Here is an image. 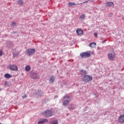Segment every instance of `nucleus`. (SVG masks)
I'll return each instance as SVG.
<instances>
[{
    "label": "nucleus",
    "mask_w": 124,
    "mask_h": 124,
    "mask_svg": "<svg viewBox=\"0 0 124 124\" xmlns=\"http://www.w3.org/2000/svg\"><path fill=\"white\" fill-rule=\"evenodd\" d=\"M27 97V95H26V94H25V95H24L22 96V98H23V99H24V98H26Z\"/></svg>",
    "instance_id": "obj_22"
},
{
    "label": "nucleus",
    "mask_w": 124,
    "mask_h": 124,
    "mask_svg": "<svg viewBox=\"0 0 124 124\" xmlns=\"http://www.w3.org/2000/svg\"><path fill=\"white\" fill-rule=\"evenodd\" d=\"M82 75H84L83 77V81L84 82H89L93 80V77H91V76H89L88 75H86V74H81Z\"/></svg>",
    "instance_id": "obj_1"
},
{
    "label": "nucleus",
    "mask_w": 124,
    "mask_h": 124,
    "mask_svg": "<svg viewBox=\"0 0 124 124\" xmlns=\"http://www.w3.org/2000/svg\"><path fill=\"white\" fill-rule=\"evenodd\" d=\"M13 56H14V57H16V54H13Z\"/></svg>",
    "instance_id": "obj_28"
},
{
    "label": "nucleus",
    "mask_w": 124,
    "mask_h": 124,
    "mask_svg": "<svg viewBox=\"0 0 124 124\" xmlns=\"http://www.w3.org/2000/svg\"><path fill=\"white\" fill-rule=\"evenodd\" d=\"M17 3L19 5L22 6L23 4V1H22V0H19L17 1Z\"/></svg>",
    "instance_id": "obj_18"
},
{
    "label": "nucleus",
    "mask_w": 124,
    "mask_h": 124,
    "mask_svg": "<svg viewBox=\"0 0 124 124\" xmlns=\"http://www.w3.org/2000/svg\"><path fill=\"white\" fill-rule=\"evenodd\" d=\"M77 32L78 35H82L83 34V31L81 29H78L77 30Z\"/></svg>",
    "instance_id": "obj_9"
},
{
    "label": "nucleus",
    "mask_w": 124,
    "mask_h": 124,
    "mask_svg": "<svg viewBox=\"0 0 124 124\" xmlns=\"http://www.w3.org/2000/svg\"><path fill=\"white\" fill-rule=\"evenodd\" d=\"M118 122L121 124L124 123V115H121L119 116Z\"/></svg>",
    "instance_id": "obj_8"
},
{
    "label": "nucleus",
    "mask_w": 124,
    "mask_h": 124,
    "mask_svg": "<svg viewBox=\"0 0 124 124\" xmlns=\"http://www.w3.org/2000/svg\"><path fill=\"white\" fill-rule=\"evenodd\" d=\"M31 77L33 79H37L39 78V76L38 74H33Z\"/></svg>",
    "instance_id": "obj_15"
},
{
    "label": "nucleus",
    "mask_w": 124,
    "mask_h": 124,
    "mask_svg": "<svg viewBox=\"0 0 124 124\" xmlns=\"http://www.w3.org/2000/svg\"><path fill=\"white\" fill-rule=\"evenodd\" d=\"M85 14H82L80 16V19H85Z\"/></svg>",
    "instance_id": "obj_19"
},
{
    "label": "nucleus",
    "mask_w": 124,
    "mask_h": 124,
    "mask_svg": "<svg viewBox=\"0 0 124 124\" xmlns=\"http://www.w3.org/2000/svg\"><path fill=\"white\" fill-rule=\"evenodd\" d=\"M42 114L46 118H48L52 116V112L50 110H47L44 112Z\"/></svg>",
    "instance_id": "obj_3"
},
{
    "label": "nucleus",
    "mask_w": 124,
    "mask_h": 124,
    "mask_svg": "<svg viewBox=\"0 0 124 124\" xmlns=\"http://www.w3.org/2000/svg\"><path fill=\"white\" fill-rule=\"evenodd\" d=\"M88 1H86L83 2V3L84 4V3H88Z\"/></svg>",
    "instance_id": "obj_26"
},
{
    "label": "nucleus",
    "mask_w": 124,
    "mask_h": 124,
    "mask_svg": "<svg viewBox=\"0 0 124 124\" xmlns=\"http://www.w3.org/2000/svg\"><path fill=\"white\" fill-rule=\"evenodd\" d=\"M0 124H1L0 123Z\"/></svg>",
    "instance_id": "obj_31"
},
{
    "label": "nucleus",
    "mask_w": 124,
    "mask_h": 124,
    "mask_svg": "<svg viewBox=\"0 0 124 124\" xmlns=\"http://www.w3.org/2000/svg\"><path fill=\"white\" fill-rule=\"evenodd\" d=\"M10 69L13 71H17L18 70V67L16 65H11L10 66Z\"/></svg>",
    "instance_id": "obj_7"
},
{
    "label": "nucleus",
    "mask_w": 124,
    "mask_h": 124,
    "mask_svg": "<svg viewBox=\"0 0 124 124\" xmlns=\"http://www.w3.org/2000/svg\"><path fill=\"white\" fill-rule=\"evenodd\" d=\"M108 57L109 60L114 61L116 59V53L115 52H109L108 54Z\"/></svg>",
    "instance_id": "obj_2"
},
{
    "label": "nucleus",
    "mask_w": 124,
    "mask_h": 124,
    "mask_svg": "<svg viewBox=\"0 0 124 124\" xmlns=\"http://www.w3.org/2000/svg\"><path fill=\"white\" fill-rule=\"evenodd\" d=\"M1 90L0 88V91Z\"/></svg>",
    "instance_id": "obj_30"
},
{
    "label": "nucleus",
    "mask_w": 124,
    "mask_h": 124,
    "mask_svg": "<svg viewBox=\"0 0 124 124\" xmlns=\"http://www.w3.org/2000/svg\"><path fill=\"white\" fill-rule=\"evenodd\" d=\"M16 26V23L15 22H12L11 23V26L15 27Z\"/></svg>",
    "instance_id": "obj_21"
},
{
    "label": "nucleus",
    "mask_w": 124,
    "mask_h": 124,
    "mask_svg": "<svg viewBox=\"0 0 124 124\" xmlns=\"http://www.w3.org/2000/svg\"><path fill=\"white\" fill-rule=\"evenodd\" d=\"M106 42V40L102 41V43H104Z\"/></svg>",
    "instance_id": "obj_27"
},
{
    "label": "nucleus",
    "mask_w": 124,
    "mask_h": 124,
    "mask_svg": "<svg viewBox=\"0 0 124 124\" xmlns=\"http://www.w3.org/2000/svg\"><path fill=\"white\" fill-rule=\"evenodd\" d=\"M4 77L5 78H8V79L12 77L11 75H9V74H5Z\"/></svg>",
    "instance_id": "obj_17"
},
{
    "label": "nucleus",
    "mask_w": 124,
    "mask_h": 124,
    "mask_svg": "<svg viewBox=\"0 0 124 124\" xmlns=\"http://www.w3.org/2000/svg\"><path fill=\"white\" fill-rule=\"evenodd\" d=\"M55 80V77H54V76H52V77H50L49 78V83H53Z\"/></svg>",
    "instance_id": "obj_10"
},
{
    "label": "nucleus",
    "mask_w": 124,
    "mask_h": 124,
    "mask_svg": "<svg viewBox=\"0 0 124 124\" xmlns=\"http://www.w3.org/2000/svg\"><path fill=\"white\" fill-rule=\"evenodd\" d=\"M30 70H31L30 66H29V65H27V66H26L25 67V71H27V72H29V71H30Z\"/></svg>",
    "instance_id": "obj_16"
},
{
    "label": "nucleus",
    "mask_w": 124,
    "mask_h": 124,
    "mask_svg": "<svg viewBox=\"0 0 124 124\" xmlns=\"http://www.w3.org/2000/svg\"><path fill=\"white\" fill-rule=\"evenodd\" d=\"M48 122V120L46 119H44L42 121H39L38 124H43L45 123H47Z\"/></svg>",
    "instance_id": "obj_14"
},
{
    "label": "nucleus",
    "mask_w": 124,
    "mask_h": 124,
    "mask_svg": "<svg viewBox=\"0 0 124 124\" xmlns=\"http://www.w3.org/2000/svg\"><path fill=\"white\" fill-rule=\"evenodd\" d=\"M5 85L6 86L8 85V81H5Z\"/></svg>",
    "instance_id": "obj_23"
},
{
    "label": "nucleus",
    "mask_w": 124,
    "mask_h": 124,
    "mask_svg": "<svg viewBox=\"0 0 124 124\" xmlns=\"http://www.w3.org/2000/svg\"><path fill=\"white\" fill-rule=\"evenodd\" d=\"M82 4V3H78V4L75 3L74 2H69L68 3V4L70 6H74V5H81Z\"/></svg>",
    "instance_id": "obj_11"
},
{
    "label": "nucleus",
    "mask_w": 124,
    "mask_h": 124,
    "mask_svg": "<svg viewBox=\"0 0 124 124\" xmlns=\"http://www.w3.org/2000/svg\"><path fill=\"white\" fill-rule=\"evenodd\" d=\"M94 36H95V37H97V33H94Z\"/></svg>",
    "instance_id": "obj_24"
},
{
    "label": "nucleus",
    "mask_w": 124,
    "mask_h": 124,
    "mask_svg": "<svg viewBox=\"0 0 124 124\" xmlns=\"http://www.w3.org/2000/svg\"><path fill=\"white\" fill-rule=\"evenodd\" d=\"M51 124H58V121L55 120L52 122Z\"/></svg>",
    "instance_id": "obj_20"
},
{
    "label": "nucleus",
    "mask_w": 124,
    "mask_h": 124,
    "mask_svg": "<svg viewBox=\"0 0 124 124\" xmlns=\"http://www.w3.org/2000/svg\"><path fill=\"white\" fill-rule=\"evenodd\" d=\"M2 52L0 50V56H2Z\"/></svg>",
    "instance_id": "obj_25"
},
{
    "label": "nucleus",
    "mask_w": 124,
    "mask_h": 124,
    "mask_svg": "<svg viewBox=\"0 0 124 124\" xmlns=\"http://www.w3.org/2000/svg\"><path fill=\"white\" fill-rule=\"evenodd\" d=\"M80 56L81 58H87L91 56V53H89V52H82L80 53Z\"/></svg>",
    "instance_id": "obj_5"
},
{
    "label": "nucleus",
    "mask_w": 124,
    "mask_h": 124,
    "mask_svg": "<svg viewBox=\"0 0 124 124\" xmlns=\"http://www.w3.org/2000/svg\"><path fill=\"white\" fill-rule=\"evenodd\" d=\"M122 19L124 20V16L122 17Z\"/></svg>",
    "instance_id": "obj_29"
},
{
    "label": "nucleus",
    "mask_w": 124,
    "mask_h": 124,
    "mask_svg": "<svg viewBox=\"0 0 124 124\" xmlns=\"http://www.w3.org/2000/svg\"><path fill=\"white\" fill-rule=\"evenodd\" d=\"M96 46V43L95 42L91 43L89 44V46L91 48H94Z\"/></svg>",
    "instance_id": "obj_13"
},
{
    "label": "nucleus",
    "mask_w": 124,
    "mask_h": 124,
    "mask_svg": "<svg viewBox=\"0 0 124 124\" xmlns=\"http://www.w3.org/2000/svg\"><path fill=\"white\" fill-rule=\"evenodd\" d=\"M107 6H108V7L114 6V4L113 3V2L108 1V2H107Z\"/></svg>",
    "instance_id": "obj_12"
},
{
    "label": "nucleus",
    "mask_w": 124,
    "mask_h": 124,
    "mask_svg": "<svg viewBox=\"0 0 124 124\" xmlns=\"http://www.w3.org/2000/svg\"><path fill=\"white\" fill-rule=\"evenodd\" d=\"M35 52V48H28L27 50V53L30 56L31 55H33Z\"/></svg>",
    "instance_id": "obj_6"
},
{
    "label": "nucleus",
    "mask_w": 124,
    "mask_h": 124,
    "mask_svg": "<svg viewBox=\"0 0 124 124\" xmlns=\"http://www.w3.org/2000/svg\"><path fill=\"white\" fill-rule=\"evenodd\" d=\"M64 101L63 102V105L67 106L69 104V101H71L69 96L68 95H66L63 98Z\"/></svg>",
    "instance_id": "obj_4"
}]
</instances>
